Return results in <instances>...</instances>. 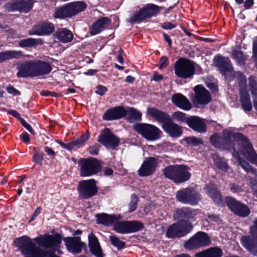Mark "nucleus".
<instances>
[{
	"mask_svg": "<svg viewBox=\"0 0 257 257\" xmlns=\"http://www.w3.org/2000/svg\"><path fill=\"white\" fill-rule=\"evenodd\" d=\"M210 143L216 148L232 152V156L237 160L242 168L246 172L251 173L254 175L253 179L249 176H246V179L249 181L253 193L257 196L256 170L241 158L239 154L236 151L234 147V143H237L240 146V151L243 156L247 160L257 165V154L248 139L239 133H234L228 130H223L221 136L217 134H214L210 137Z\"/></svg>",
	"mask_w": 257,
	"mask_h": 257,
	"instance_id": "nucleus-1",
	"label": "nucleus"
},
{
	"mask_svg": "<svg viewBox=\"0 0 257 257\" xmlns=\"http://www.w3.org/2000/svg\"><path fill=\"white\" fill-rule=\"evenodd\" d=\"M24 257H50V253L37 245L27 236L17 238L14 241Z\"/></svg>",
	"mask_w": 257,
	"mask_h": 257,
	"instance_id": "nucleus-2",
	"label": "nucleus"
},
{
	"mask_svg": "<svg viewBox=\"0 0 257 257\" xmlns=\"http://www.w3.org/2000/svg\"><path fill=\"white\" fill-rule=\"evenodd\" d=\"M164 176L177 183L188 180L191 176L189 168L185 165H171L164 168Z\"/></svg>",
	"mask_w": 257,
	"mask_h": 257,
	"instance_id": "nucleus-3",
	"label": "nucleus"
},
{
	"mask_svg": "<svg viewBox=\"0 0 257 257\" xmlns=\"http://www.w3.org/2000/svg\"><path fill=\"white\" fill-rule=\"evenodd\" d=\"M86 8V4L82 1L68 3L55 9L54 17L55 18L65 19L72 17Z\"/></svg>",
	"mask_w": 257,
	"mask_h": 257,
	"instance_id": "nucleus-4",
	"label": "nucleus"
},
{
	"mask_svg": "<svg viewBox=\"0 0 257 257\" xmlns=\"http://www.w3.org/2000/svg\"><path fill=\"white\" fill-rule=\"evenodd\" d=\"M161 7L152 4H147L145 7L141 9L139 12H135L127 22L131 23H140L146 19L156 16L160 12Z\"/></svg>",
	"mask_w": 257,
	"mask_h": 257,
	"instance_id": "nucleus-5",
	"label": "nucleus"
},
{
	"mask_svg": "<svg viewBox=\"0 0 257 257\" xmlns=\"http://www.w3.org/2000/svg\"><path fill=\"white\" fill-rule=\"evenodd\" d=\"M80 175L82 177L90 176L97 174L101 167L100 163L96 159L89 158L81 159L78 161Z\"/></svg>",
	"mask_w": 257,
	"mask_h": 257,
	"instance_id": "nucleus-6",
	"label": "nucleus"
},
{
	"mask_svg": "<svg viewBox=\"0 0 257 257\" xmlns=\"http://www.w3.org/2000/svg\"><path fill=\"white\" fill-rule=\"evenodd\" d=\"M134 130L148 141L160 139L162 131L158 127L149 123H138L133 126Z\"/></svg>",
	"mask_w": 257,
	"mask_h": 257,
	"instance_id": "nucleus-7",
	"label": "nucleus"
},
{
	"mask_svg": "<svg viewBox=\"0 0 257 257\" xmlns=\"http://www.w3.org/2000/svg\"><path fill=\"white\" fill-rule=\"evenodd\" d=\"M175 74L183 78H191L195 73V68L194 63L187 59L180 58L174 65Z\"/></svg>",
	"mask_w": 257,
	"mask_h": 257,
	"instance_id": "nucleus-8",
	"label": "nucleus"
},
{
	"mask_svg": "<svg viewBox=\"0 0 257 257\" xmlns=\"http://www.w3.org/2000/svg\"><path fill=\"white\" fill-rule=\"evenodd\" d=\"M34 240L40 246L49 249L52 252L58 250L61 243V236L59 234L55 235L45 234L36 237Z\"/></svg>",
	"mask_w": 257,
	"mask_h": 257,
	"instance_id": "nucleus-9",
	"label": "nucleus"
},
{
	"mask_svg": "<svg viewBox=\"0 0 257 257\" xmlns=\"http://www.w3.org/2000/svg\"><path fill=\"white\" fill-rule=\"evenodd\" d=\"M192 224L188 221L181 220L172 224L166 232L169 238L180 237L187 235L192 229Z\"/></svg>",
	"mask_w": 257,
	"mask_h": 257,
	"instance_id": "nucleus-10",
	"label": "nucleus"
},
{
	"mask_svg": "<svg viewBox=\"0 0 257 257\" xmlns=\"http://www.w3.org/2000/svg\"><path fill=\"white\" fill-rule=\"evenodd\" d=\"M213 62L215 66L219 69L226 79L230 81L234 79V71L229 58L216 56L213 59Z\"/></svg>",
	"mask_w": 257,
	"mask_h": 257,
	"instance_id": "nucleus-11",
	"label": "nucleus"
},
{
	"mask_svg": "<svg viewBox=\"0 0 257 257\" xmlns=\"http://www.w3.org/2000/svg\"><path fill=\"white\" fill-rule=\"evenodd\" d=\"M77 191L79 197L82 199H86L94 196L97 192L95 180L91 179L79 181Z\"/></svg>",
	"mask_w": 257,
	"mask_h": 257,
	"instance_id": "nucleus-12",
	"label": "nucleus"
},
{
	"mask_svg": "<svg viewBox=\"0 0 257 257\" xmlns=\"http://www.w3.org/2000/svg\"><path fill=\"white\" fill-rule=\"evenodd\" d=\"M120 219L116 220L113 225L114 231L120 233H128L138 231L142 229L144 225L137 221H120Z\"/></svg>",
	"mask_w": 257,
	"mask_h": 257,
	"instance_id": "nucleus-13",
	"label": "nucleus"
},
{
	"mask_svg": "<svg viewBox=\"0 0 257 257\" xmlns=\"http://www.w3.org/2000/svg\"><path fill=\"white\" fill-rule=\"evenodd\" d=\"M176 197L180 202L192 205L196 204L201 200L200 194L190 188H186L179 190L176 193Z\"/></svg>",
	"mask_w": 257,
	"mask_h": 257,
	"instance_id": "nucleus-14",
	"label": "nucleus"
},
{
	"mask_svg": "<svg viewBox=\"0 0 257 257\" xmlns=\"http://www.w3.org/2000/svg\"><path fill=\"white\" fill-rule=\"evenodd\" d=\"M210 240L207 234L204 232H198L187 240L184 244L186 248L193 250L198 248L207 246Z\"/></svg>",
	"mask_w": 257,
	"mask_h": 257,
	"instance_id": "nucleus-15",
	"label": "nucleus"
},
{
	"mask_svg": "<svg viewBox=\"0 0 257 257\" xmlns=\"http://www.w3.org/2000/svg\"><path fill=\"white\" fill-rule=\"evenodd\" d=\"M98 142L102 144L106 148L114 149L119 143V140L108 128L101 131L99 136Z\"/></svg>",
	"mask_w": 257,
	"mask_h": 257,
	"instance_id": "nucleus-16",
	"label": "nucleus"
},
{
	"mask_svg": "<svg viewBox=\"0 0 257 257\" xmlns=\"http://www.w3.org/2000/svg\"><path fill=\"white\" fill-rule=\"evenodd\" d=\"M226 202L231 211L237 215L244 217L248 216L250 213V210L246 205L243 204L232 197H226Z\"/></svg>",
	"mask_w": 257,
	"mask_h": 257,
	"instance_id": "nucleus-17",
	"label": "nucleus"
},
{
	"mask_svg": "<svg viewBox=\"0 0 257 257\" xmlns=\"http://www.w3.org/2000/svg\"><path fill=\"white\" fill-rule=\"evenodd\" d=\"M158 166L157 159L154 157L146 158L138 170V174L142 177L152 175Z\"/></svg>",
	"mask_w": 257,
	"mask_h": 257,
	"instance_id": "nucleus-18",
	"label": "nucleus"
},
{
	"mask_svg": "<svg viewBox=\"0 0 257 257\" xmlns=\"http://www.w3.org/2000/svg\"><path fill=\"white\" fill-rule=\"evenodd\" d=\"M162 128L170 137L176 138L180 137L183 134L181 126L173 122L172 120H168L162 124Z\"/></svg>",
	"mask_w": 257,
	"mask_h": 257,
	"instance_id": "nucleus-19",
	"label": "nucleus"
},
{
	"mask_svg": "<svg viewBox=\"0 0 257 257\" xmlns=\"http://www.w3.org/2000/svg\"><path fill=\"white\" fill-rule=\"evenodd\" d=\"M195 92V102L197 104L206 105L211 100L210 92L204 87L197 85L194 88Z\"/></svg>",
	"mask_w": 257,
	"mask_h": 257,
	"instance_id": "nucleus-20",
	"label": "nucleus"
},
{
	"mask_svg": "<svg viewBox=\"0 0 257 257\" xmlns=\"http://www.w3.org/2000/svg\"><path fill=\"white\" fill-rule=\"evenodd\" d=\"M64 240L67 249L73 253H80L85 244L80 241V237H69L64 238Z\"/></svg>",
	"mask_w": 257,
	"mask_h": 257,
	"instance_id": "nucleus-21",
	"label": "nucleus"
},
{
	"mask_svg": "<svg viewBox=\"0 0 257 257\" xmlns=\"http://www.w3.org/2000/svg\"><path fill=\"white\" fill-rule=\"evenodd\" d=\"M17 68L18 70L17 73L18 77H35L32 61L18 64Z\"/></svg>",
	"mask_w": 257,
	"mask_h": 257,
	"instance_id": "nucleus-22",
	"label": "nucleus"
},
{
	"mask_svg": "<svg viewBox=\"0 0 257 257\" xmlns=\"http://www.w3.org/2000/svg\"><path fill=\"white\" fill-rule=\"evenodd\" d=\"M147 113L155 120L162 124L171 120V116L169 114L155 107H148Z\"/></svg>",
	"mask_w": 257,
	"mask_h": 257,
	"instance_id": "nucleus-23",
	"label": "nucleus"
},
{
	"mask_svg": "<svg viewBox=\"0 0 257 257\" xmlns=\"http://www.w3.org/2000/svg\"><path fill=\"white\" fill-rule=\"evenodd\" d=\"M54 30L53 24L50 23H43L34 26L32 31L29 32L30 35L39 36L48 35Z\"/></svg>",
	"mask_w": 257,
	"mask_h": 257,
	"instance_id": "nucleus-24",
	"label": "nucleus"
},
{
	"mask_svg": "<svg viewBox=\"0 0 257 257\" xmlns=\"http://www.w3.org/2000/svg\"><path fill=\"white\" fill-rule=\"evenodd\" d=\"M186 122L189 126L199 133H204L206 132V125L202 119L197 116L188 117Z\"/></svg>",
	"mask_w": 257,
	"mask_h": 257,
	"instance_id": "nucleus-25",
	"label": "nucleus"
},
{
	"mask_svg": "<svg viewBox=\"0 0 257 257\" xmlns=\"http://www.w3.org/2000/svg\"><path fill=\"white\" fill-rule=\"evenodd\" d=\"M33 3L31 0H20L8 4L7 8L9 11H19L27 12L32 9Z\"/></svg>",
	"mask_w": 257,
	"mask_h": 257,
	"instance_id": "nucleus-26",
	"label": "nucleus"
},
{
	"mask_svg": "<svg viewBox=\"0 0 257 257\" xmlns=\"http://www.w3.org/2000/svg\"><path fill=\"white\" fill-rule=\"evenodd\" d=\"M126 114L125 109L122 106L115 107L107 110L103 115L104 120L117 119L124 117Z\"/></svg>",
	"mask_w": 257,
	"mask_h": 257,
	"instance_id": "nucleus-27",
	"label": "nucleus"
},
{
	"mask_svg": "<svg viewBox=\"0 0 257 257\" xmlns=\"http://www.w3.org/2000/svg\"><path fill=\"white\" fill-rule=\"evenodd\" d=\"M32 62L35 77L48 74L52 70L51 65L45 61L33 60Z\"/></svg>",
	"mask_w": 257,
	"mask_h": 257,
	"instance_id": "nucleus-28",
	"label": "nucleus"
},
{
	"mask_svg": "<svg viewBox=\"0 0 257 257\" xmlns=\"http://www.w3.org/2000/svg\"><path fill=\"white\" fill-rule=\"evenodd\" d=\"M97 223L104 225L109 226L113 225L114 221L117 219H121L122 216L120 214H111L102 213L96 214Z\"/></svg>",
	"mask_w": 257,
	"mask_h": 257,
	"instance_id": "nucleus-29",
	"label": "nucleus"
},
{
	"mask_svg": "<svg viewBox=\"0 0 257 257\" xmlns=\"http://www.w3.org/2000/svg\"><path fill=\"white\" fill-rule=\"evenodd\" d=\"M89 246L92 253L96 257H103V253L97 238L92 233L88 235Z\"/></svg>",
	"mask_w": 257,
	"mask_h": 257,
	"instance_id": "nucleus-30",
	"label": "nucleus"
},
{
	"mask_svg": "<svg viewBox=\"0 0 257 257\" xmlns=\"http://www.w3.org/2000/svg\"><path fill=\"white\" fill-rule=\"evenodd\" d=\"M110 24V20L103 17L96 21L89 29L91 35H95L104 30Z\"/></svg>",
	"mask_w": 257,
	"mask_h": 257,
	"instance_id": "nucleus-31",
	"label": "nucleus"
},
{
	"mask_svg": "<svg viewBox=\"0 0 257 257\" xmlns=\"http://www.w3.org/2000/svg\"><path fill=\"white\" fill-rule=\"evenodd\" d=\"M172 100L177 106L182 109L188 110L191 108L192 105L188 99L181 93L173 95Z\"/></svg>",
	"mask_w": 257,
	"mask_h": 257,
	"instance_id": "nucleus-32",
	"label": "nucleus"
},
{
	"mask_svg": "<svg viewBox=\"0 0 257 257\" xmlns=\"http://www.w3.org/2000/svg\"><path fill=\"white\" fill-rule=\"evenodd\" d=\"M242 246L254 255H257V241L249 236H243L241 239Z\"/></svg>",
	"mask_w": 257,
	"mask_h": 257,
	"instance_id": "nucleus-33",
	"label": "nucleus"
},
{
	"mask_svg": "<svg viewBox=\"0 0 257 257\" xmlns=\"http://www.w3.org/2000/svg\"><path fill=\"white\" fill-rule=\"evenodd\" d=\"M54 36L63 43L70 42L73 38L72 33L66 28L58 29L54 34Z\"/></svg>",
	"mask_w": 257,
	"mask_h": 257,
	"instance_id": "nucleus-34",
	"label": "nucleus"
},
{
	"mask_svg": "<svg viewBox=\"0 0 257 257\" xmlns=\"http://www.w3.org/2000/svg\"><path fill=\"white\" fill-rule=\"evenodd\" d=\"M195 257H221L222 251L218 247H212L197 253Z\"/></svg>",
	"mask_w": 257,
	"mask_h": 257,
	"instance_id": "nucleus-35",
	"label": "nucleus"
},
{
	"mask_svg": "<svg viewBox=\"0 0 257 257\" xmlns=\"http://www.w3.org/2000/svg\"><path fill=\"white\" fill-rule=\"evenodd\" d=\"M206 191L208 195L213 200L214 202L220 204L222 201L221 196L216 188L212 185L206 186Z\"/></svg>",
	"mask_w": 257,
	"mask_h": 257,
	"instance_id": "nucleus-36",
	"label": "nucleus"
},
{
	"mask_svg": "<svg viewBox=\"0 0 257 257\" xmlns=\"http://www.w3.org/2000/svg\"><path fill=\"white\" fill-rule=\"evenodd\" d=\"M240 101L243 110L245 111H250L252 109L249 94L246 91L240 92Z\"/></svg>",
	"mask_w": 257,
	"mask_h": 257,
	"instance_id": "nucleus-37",
	"label": "nucleus"
},
{
	"mask_svg": "<svg viewBox=\"0 0 257 257\" xmlns=\"http://www.w3.org/2000/svg\"><path fill=\"white\" fill-rule=\"evenodd\" d=\"M22 56V52L18 51H7L1 52L0 62L14 58H19Z\"/></svg>",
	"mask_w": 257,
	"mask_h": 257,
	"instance_id": "nucleus-38",
	"label": "nucleus"
},
{
	"mask_svg": "<svg viewBox=\"0 0 257 257\" xmlns=\"http://www.w3.org/2000/svg\"><path fill=\"white\" fill-rule=\"evenodd\" d=\"M212 158L216 166L223 171H227L229 169V166L223 158H221L217 154L212 155Z\"/></svg>",
	"mask_w": 257,
	"mask_h": 257,
	"instance_id": "nucleus-39",
	"label": "nucleus"
},
{
	"mask_svg": "<svg viewBox=\"0 0 257 257\" xmlns=\"http://www.w3.org/2000/svg\"><path fill=\"white\" fill-rule=\"evenodd\" d=\"M248 84L253 97V102L257 101V79L254 76H250L248 78Z\"/></svg>",
	"mask_w": 257,
	"mask_h": 257,
	"instance_id": "nucleus-40",
	"label": "nucleus"
},
{
	"mask_svg": "<svg viewBox=\"0 0 257 257\" xmlns=\"http://www.w3.org/2000/svg\"><path fill=\"white\" fill-rule=\"evenodd\" d=\"M192 216V212L189 208H184L178 209L174 214L175 219H181L182 218H189Z\"/></svg>",
	"mask_w": 257,
	"mask_h": 257,
	"instance_id": "nucleus-41",
	"label": "nucleus"
},
{
	"mask_svg": "<svg viewBox=\"0 0 257 257\" xmlns=\"http://www.w3.org/2000/svg\"><path fill=\"white\" fill-rule=\"evenodd\" d=\"M126 111V115H127L128 119L130 122L134 120H141L142 119V113L134 108H128Z\"/></svg>",
	"mask_w": 257,
	"mask_h": 257,
	"instance_id": "nucleus-42",
	"label": "nucleus"
},
{
	"mask_svg": "<svg viewBox=\"0 0 257 257\" xmlns=\"http://www.w3.org/2000/svg\"><path fill=\"white\" fill-rule=\"evenodd\" d=\"M232 56L235 59L238 65L243 66L245 64L246 56H244L242 52L237 50H233L232 51Z\"/></svg>",
	"mask_w": 257,
	"mask_h": 257,
	"instance_id": "nucleus-43",
	"label": "nucleus"
},
{
	"mask_svg": "<svg viewBox=\"0 0 257 257\" xmlns=\"http://www.w3.org/2000/svg\"><path fill=\"white\" fill-rule=\"evenodd\" d=\"M41 40L33 38H28L19 42V44L21 47H32L36 44L40 43Z\"/></svg>",
	"mask_w": 257,
	"mask_h": 257,
	"instance_id": "nucleus-44",
	"label": "nucleus"
},
{
	"mask_svg": "<svg viewBox=\"0 0 257 257\" xmlns=\"http://www.w3.org/2000/svg\"><path fill=\"white\" fill-rule=\"evenodd\" d=\"M185 141L188 144L192 146H197L203 144V141L201 139L195 137H188L185 139Z\"/></svg>",
	"mask_w": 257,
	"mask_h": 257,
	"instance_id": "nucleus-45",
	"label": "nucleus"
},
{
	"mask_svg": "<svg viewBox=\"0 0 257 257\" xmlns=\"http://www.w3.org/2000/svg\"><path fill=\"white\" fill-rule=\"evenodd\" d=\"M171 118L172 119H173L174 120L181 123L185 121L186 115L185 113L180 111H176L173 113Z\"/></svg>",
	"mask_w": 257,
	"mask_h": 257,
	"instance_id": "nucleus-46",
	"label": "nucleus"
},
{
	"mask_svg": "<svg viewBox=\"0 0 257 257\" xmlns=\"http://www.w3.org/2000/svg\"><path fill=\"white\" fill-rule=\"evenodd\" d=\"M237 78L238 80L239 85L242 87H245L246 80L245 76L240 71H234V78Z\"/></svg>",
	"mask_w": 257,
	"mask_h": 257,
	"instance_id": "nucleus-47",
	"label": "nucleus"
},
{
	"mask_svg": "<svg viewBox=\"0 0 257 257\" xmlns=\"http://www.w3.org/2000/svg\"><path fill=\"white\" fill-rule=\"evenodd\" d=\"M110 240L111 244L116 246L118 249L124 247L125 244L124 242L120 241L115 236H110Z\"/></svg>",
	"mask_w": 257,
	"mask_h": 257,
	"instance_id": "nucleus-48",
	"label": "nucleus"
},
{
	"mask_svg": "<svg viewBox=\"0 0 257 257\" xmlns=\"http://www.w3.org/2000/svg\"><path fill=\"white\" fill-rule=\"evenodd\" d=\"M138 201V198L135 194H133L131 196V199L129 203V211L130 212L134 211L136 210L137 207V204Z\"/></svg>",
	"mask_w": 257,
	"mask_h": 257,
	"instance_id": "nucleus-49",
	"label": "nucleus"
},
{
	"mask_svg": "<svg viewBox=\"0 0 257 257\" xmlns=\"http://www.w3.org/2000/svg\"><path fill=\"white\" fill-rule=\"evenodd\" d=\"M89 138V133L87 132L86 134L82 135L77 140L73 141L75 147L82 146L88 140Z\"/></svg>",
	"mask_w": 257,
	"mask_h": 257,
	"instance_id": "nucleus-50",
	"label": "nucleus"
},
{
	"mask_svg": "<svg viewBox=\"0 0 257 257\" xmlns=\"http://www.w3.org/2000/svg\"><path fill=\"white\" fill-rule=\"evenodd\" d=\"M43 153L35 152L33 156V161L40 165H42V161L44 159Z\"/></svg>",
	"mask_w": 257,
	"mask_h": 257,
	"instance_id": "nucleus-51",
	"label": "nucleus"
},
{
	"mask_svg": "<svg viewBox=\"0 0 257 257\" xmlns=\"http://www.w3.org/2000/svg\"><path fill=\"white\" fill-rule=\"evenodd\" d=\"M252 50V57L254 59L255 65L257 67V37L253 40Z\"/></svg>",
	"mask_w": 257,
	"mask_h": 257,
	"instance_id": "nucleus-52",
	"label": "nucleus"
},
{
	"mask_svg": "<svg viewBox=\"0 0 257 257\" xmlns=\"http://www.w3.org/2000/svg\"><path fill=\"white\" fill-rule=\"evenodd\" d=\"M168 64V58L166 56H162L159 62V68L160 69H163L166 67Z\"/></svg>",
	"mask_w": 257,
	"mask_h": 257,
	"instance_id": "nucleus-53",
	"label": "nucleus"
},
{
	"mask_svg": "<svg viewBox=\"0 0 257 257\" xmlns=\"http://www.w3.org/2000/svg\"><path fill=\"white\" fill-rule=\"evenodd\" d=\"M21 123L31 134L35 135V132L31 125L27 123L23 118H20Z\"/></svg>",
	"mask_w": 257,
	"mask_h": 257,
	"instance_id": "nucleus-54",
	"label": "nucleus"
},
{
	"mask_svg": "<svg viewBox=\"0 0 257 257\" xmlns=\"http://www.w3.org/2000/svg\"><path fill=\"white\" fill-rule=\"evenodd\" d=\"M57 142L61 145V146L62 148L67 149L68 150H71L73 149L74 148V147H75L73 142H70L67 144H64L61 142H60V141H57Z\"/></svg>",
	"mask_w": 257,
	"mask_h": 257,
	"instance_id": "nucleus-55",
	"label": "nucleus"
},
{
	"mask_svg": "<svg viewBox=\"0 0 257 257\" xmlns=\"http://www.w3.org/2000/svg\"><path fill=\"white\" fill-rule=\"evenodd\" d=\"M107 91V88L106 87L102 85H98L96 87V90L95 91V93L100 95H103Z\"/></svg>",
	"mask_w": 257,
	"mask_h": 257,
	"instance_id": "nucleus-56",
	"label": "nucleus"
},
{
	"mask_svg": "<svg viewBox=\"0 0 257 257\" xmlns=\"http://www.w3.org/2000/svg\"><path fill=\"white\" fill-rule=\"evenodd\" d=\"M7 91L9 94H13L14 95L20 94V92L11 85H9L7 87Z\"/></svg>",
	"mask_w": 257,
	"mask_h": 257,
	"instance_id": "nucleus-57",
	"label": "nucleus"
},
{
	"mask_svg": "<svg viewBox=\"0 0 257 257\" xmlns=\"http://www.w3.org/2000/svg\"><path fill=\"white\" fill-rule=\"evenodd\" d=\"M161 26L163 29L169 30L175 28L176 25L172 24L170 22H165L162 24Z\"/></svg>",
	"mask_w": 257,
	"mask_h": 257,
	"instance_id": "nucleus-58",
	"label": "nucleus"
},
{
	"mask_svg": "<svg viewBox=\"0 0 257 257\" xmlns=\"http://www.w3.org/2000/svg\"><path fill=\"white\" fill-rule=\"evenodd\" d=\"M250 233L257 238V219H255L254 224L250 227Z\"/></svg>",
	"mask_w": 257,
	"mask_h": 257,
	"instance_id": "nucleus-59",
	"label": "nucleus"
},
{
	"mask_svg": "<svg viewBox=\"0 0 257 257\" xmlns=\"http://www.w3.org/2000/svg\"><path fill=\"white\" fill-rule=\"evenodd\" d=\"M99 150V147L98 145L89 148V153L92 155H97Z\"/></svg>",
	"mask_w": 257,
	"mask_h": 257,
	"instance_id": "nucleus-60",
	"label": "nucleus"
},
{
	"mask_svg": "<svg viewBox=\"0 0 257 257\" xmlns=\"http://www.w3.org/2000/svg\"><path fill=\"white\" fill-rule=\"evenodd\" d=\"M41 94L43 96L51 95V96H55V97H57L58 96H61V95L57 94V93H55V92L50 91H48V90L42 91L41 92Z\"/></svg>",
	"mask_w": 257,
	"mask_h": 257,
	"instance_id": "nucleus-61",
	"label": "nucleus"
},
{
	"mask_svg": "<svg viewBox=\"0 0 257 257\" xmlns=\"http://www.w3.org/2000/svg\"><path fill=\"white\" fill-rule=\"evenodd\" d=\"M230 189L234 192H239L242 191L241 187L234 184L231 185Z\"/></svg>",
	"mask_w": 257,
	"mask_h": 257,
	"instance_id": "nucleus-62",
	"label": "nucleus"
},
{
	"mask_svg": "<svg viewBox=\"0 0 257 257\" xmlns=\"http://www.w3.org/2000/svg\"><path fill=\"white\" fill-rule=\"evenodd\" d=\"M253 0H246L244 2V7L246 9L250 8L253 5Z\"/></svg>",
	"mask_w": 257,
	"mask_h": 257,
	"instance_id": "nucleus-63",
	"label": "nucleus"
},
{
	"mask_svg": "<svg viewBox=\"0 0 257 257\" xmlns=\"http://www.w3.org/2000/svg\"><path fill=\"white\" fill-rule=\"evenodd\" d=\"M45 151L47 153V154L49 156H52L53 157H55V152L51 149V148L46 147L44 148Z\"/></svg>",
	"mask_w": 257,
	"mask_h": 257,
	"instance_id": "nucleus-64",
	"label": "nucleus"
}]
</instances>
